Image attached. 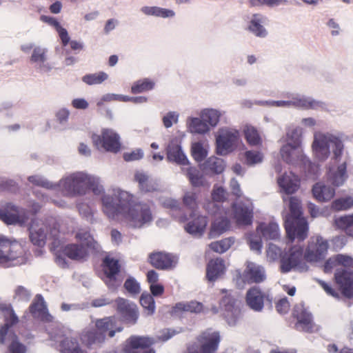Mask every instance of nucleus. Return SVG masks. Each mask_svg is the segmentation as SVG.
Segmentation results:
<instances>
[{
    "mask_svg": "<svg viewBox=\"0 0 353 353\" xmlns=\"http://www.w3.org/2000/svg\"><path fill=\"white\" fill-rule=\"evenodd\" d=\"M102 205L108 218L116 219L121 214L131 228H141L153 219L148 204L139 201L134 194L121 189L115 190L113 196H103Z\"/></svg>",
    "mask_w": 353,
    "mask_h": 353,
    "instance_id": "obj_1",
    "label": "nucleus"
},
{
    "mask_svg": "<svg viewBox=\"0 0 353 353\" xmlns=\"http://www.w3.org/2000/svg\"><path fill=\"white\" fill-rule=\"evenodd\" d=\"M76 238L80 241V244L63 245L59 240L52 242L56 254V261L60 266H65L66 261L63 254L72 260H82L88 254V248L95 249L97 243L86 230H79Z\"/></svg>",
    "mask_w": 353,
    "mask_h": 353,
    "instance_id": "obj_2",
    "label": "nucleus"
},
{
    "mask_svg": "<svg viewBox=\"0 0 353 353\" xmlns=\"http://www.w3.org/2000/svg\"><path fill=\"white\" fill-rule=\"evenodd\" d=\"M87 173L77 172L60 179L58 183H52L38 175L30 176V183L41 185L46 189L60 190L69 195H85L87 193Z\"/></svg>",
    "mask_w": 353,
    "mask_h": 353,
    "instance_id": "obj_3",
    "label": "nucleus"
},
{
    "mask_svg": "<svg viewBox=\"0 0 353 353\" xmlns=\"http://www.w3.org/2000/svg\"><path fill=\"white\" fill-rule=\"evenodd\" d=\"M312 148L314 157L323 161L329 158L332 152L335 159L340 158L343 152L344 143L339 137L333 133L317 131L314 133Z\"/></svg>",
    "mask_w": 353,
    "mask_h": 353,
    "instance_id": "obj_4",
    "label": "nucleus"
},
{
    "mask_svg": "<svg viewBox=\"0 0 353 353\" xmlns=\"http://www.w3.org/2000/svg\"><path fill=\"white\" fill-rule=\"evenodd\" d=\"M290 213L286 216L285 220L287 236L290 239L297 237L303 241L307 236L308 225L302 216V208L299 199L291 196L289 201Z\"/></svg>",
    "mask_w": 353,
    "mask_h": 353,
    "instance_id": "obj_5",
    "label": "nucleus"
},
{
    "mask_svg": "<svg viewBox=\"0 0 353 353\" xmlns=\"http://www.w3.org/2000/svg\"><path fill=\"white\" fill-rule=\"evenodd\" d=\"M1 343L11 341L9 345V353H25L26 347L19 343L13 332L12 327L17 325L19 318L10 304H1Z\"/></svg>",
    "mask_w": 353,
    "mask_h": 353,
    "instance_id": "obj_6",
    "label": "nucleus"
},
{
    "mask_svg": "<svg viewBox=\"0 0 353 353\" xmlns=\"http://www.w3.org/2000/svg\"><path fill=\"white\" fill-rule=\"evenodd\" d=\"M223 113L220 110L206 108L199 112V117L188 116L186 119V129L192 134L209 133L211 128L216 126Z\"/></svg>",
    "mask_w": 353,
    "mask_h": 353,
    "instance_id": "obj_7",
    "label": "nucleus"
},
{
    "mask_svg": "<svg viewBox=\"0 0 353 353\" xmlns=\"http://www.w3.org/2000/svg\"><path fill=\"white\" fill-rule=\"evenodd\" d=\"M94 329L85 330L82 334V341L88 345L101 343L105 340V332H108L110 337H114L116 332H121L123 327L117 325L115 317H105L95 321Z\"/></svg>",
    "mask_w": 353,
    "mask_h": 353,
    "instance_id": "obj_8",
    "label": "nucleus"
},
{
    "mask_svg": "<svg viewBox=\"0 0 353 353\" xmlns=\"http://www.w3.org/2000/svg\"><path fill=\"white\" fill-rule=\"evenodd\" d=\"M261 236L265 239H277L280 236L279 225L276 223H260L256 232L248 235L250 248L256 253H261L263 245Z\"/></svg>",
    "mask_w": 353,
    "mask_h": 353,
    "instance_id": "obj_9",
    "label": "nucleus"
},
{
    "mask_svg": "<svg viewBox=\"0 0 353 353\" xmlns=\"http://www.w3.org/2000/svg\"><path fill=\"white\" fill-rule=\"evenodd\" d=\"M93 145L98 149L109 152H119L121 150V137L114 129L103 128L101 133H93L91 136Z\"/></svg>",
    "mask_w": 353,
    "mask_h": 353,
    "instance_id": "obj_10",
    "label": "nucleus"
},
{
    "mask_svg": "<svg viewBox=\"0 0 353 353\" xmlns=\"http://www.w3.org/2000/svg\"><path fill=\"white\" fill-rule=\"evenodd\" d=\"M273 106L281 107H299L308 110H323L325 107V103L320 100L314 99L312 97L305 96V94H294L285 100H278L277 101L270 102Z\"/></svg>",
    "mask_w": 353,
    "mask_h": 353,
    "instance_id": "obj_11",
    "label": "nucleus"
},
{
    "mask_svg": "<svg viewBox=\"0 0 353 353\" xmlns=\"http://www.w3.org/2000/svg\"><path fill=\"white\" fill-rule=\"evenodd\" d=\"M240 139L239 130L229 127H222L216 132V152L219 154H226L232 150L234 145Z\"/></svg>",
    "mask_w": 353,
    "mask_h": 353,
    "instance_id": "obj_12",
    "label": "nucleus"
},
{
    "mask_svg": "<svg viewBox=\"0 0 353 353\" xmlns=\"http://www.w3.org/2000/svg\"><path fill=\"white\" fill-rule=\"evenodd\" d=\"M328 248V242L323 237L319 236V235L311 237L305 251L304 258L308 262H319L326 256Z\"/></svg>",
    "mask_w": 353,
    "mask_h": 353,
    "instance_id": "obj_13",
    "label": "nucleus"
},
{
    "mask_svg": "<svg viewBox=\"0 0 353 353\" xmlns=\"http://www.w3.org/2000/svg\"><path fill=\"white\" fill-rule=\"evenodd\" d=\"M305 272L308 266L303 259V250L301 246L292 247L290 252L281 259V270L290 272L291 270Z\"/></svg>",
    "mask_w": 353,
    "mask_h": 353,
    "instance_id": "obj_14",
    "label": "nucleus"
},
{
    "mask_svg": "<svg viewBox=\"0 0 353 353\" xmlns=\"http://www.w3.org/2000/svg\"><path fill=\"white\" fill-rule=\"evenodd\" d=\"M221 293L223 294L221 300L224 310L223 316L228 324L234 325L240 315V302L225 289H223Z\"/></svg>",
    "mask_w": 353,
    "mask_h": 353,
    "instance_id": "obj_15",
    "label": "nucleus"
},
{
    "mask_svg": "<svg viewBox=\"0 0 353 353\" xmlns=\"http://www.w3.org/2000/svg\"><path fill=\"white\" fill-rule=\"evenodd\" d=\"M280 155L287 163L296 164L299 162H302L304 164L308 163L310 172L315 173L316 165H312L309 160L306 159L301 148H296L290 141H288V143L281 148Z\"/></svg>",
    "mask_w": 353,
    "mask_h": 353,
    "instance_id": "obj_16",
    "label": "nucleus"
},
{
    "mask_svg": "<svg viewBox=\"0 0 353 353\" xmlns=\"http://www.w3.org/2000/svg\"><path fill=\"white\" fill-rule=\"evenodd\" d=\"M239 276L242 281L241 286H243L245 282L259 283V282L264 281L266 279V272L265 268L261 264L247 261L245 262V269L242 274L239 273Z\"/></svg>",
    "mask_w": 353,
    "mask_h": 353,
    "instance_id": "obj_17",
    "label": "nucleus"
},
{
    "mask_svg": "<svg viewBox=\"0 0 353 353\" xmlns=\"http://www.w3.org/2000/svg\"><path fill=\"white\" fill-rule=\"evenodd\" d=\"M117 311L120 314L125 322L130 324H136L139 312L137 305L123 298H118L115 300Z\"/></svg>",
    "mask_w": 353,
    "mask_h": 353,
    "instance_id": "obj_18",
    "label": "nucleus"
},
{
    "mask_svg": "<svg viewBox=\"0 0 353 353\" xmlns=\"http://www.w3.org/2000/svg\"><path fill=\"white\" fill-rule=\"evenodd\" d=\"M57 239V231L54 229L48 233V227L42 221H33L30 228V238L33 243L42 245L45 243L48 235Z\"/></svg>",
    "mask_w": 353,
    "mask_h": 353,
    "instance_id": "obj_19",
    "label": "nucleus"
},
{
    "mask_svg": "<svg viewBox=\"0 0 353 353\" xmlns=\"http://www.w3.org/2000/svg\"><path fill=\"white\" fill-rule=\"evenodd\" d=\"M233 216L239 225H248L252 222L253 206L250 202H236L232 206Z\"/></svg>",
    "mask_w": 353,
    "mask_h": 353,
    "instance_id": "obj_20",
    "label": "nucleus"
},
{
    "mask_svg": "<svg viewBox=\"0 0 353 353\" xmlns=\"http://www.w3.org/2000/svg\"><path fill=\"white\" fill-rule=\"evenodd\" d=\"M134 179L139 183V188L141 192L158 195L163 191L161 185L156 179H152L147 173L137 171L134 174Z\"/></svg>",
    "mask_w": 353,
    "mask_h": 353,
    "instance_id": "obj_21",
    "label": "nucleus"
},
{
    "mask_svg": "<svg viewBox=\"0 0 353 353\" xmlns=\"http://www.w3.org/2000/svg\"><path fill=\"white\" fill-rule=\"evenodd\" d=\"M220 335L218 332L207 330L200 336L201 349L199 352L192 351L190 353H215L219 344Z\"/></svg>",
    "mask_w": 353,
    "mask_h": 353,
    "instance_id": "obj_22",
    "label": "nucleus"
},
{
    "mask_svg": "<svg viewBox=\"0 0 353 353\" xmlns=\"http://www.w3.org/2000/svg\"><path fill=\"white\" fill-rule=\"evenodd\" d=\"M21 246L17 242H10L1 236V264L12 262L13 265L21 263L18 259V254L21 250Z\"/></svg>",
    "mask_w": 353,
    "mask_h": 353,
    "instance_id": "obj_23",
    "label": "nucleus"
},
{
    "mask_svg": "<svg viewBox=\"0 0 353 353\" xmlns=\"http://www.w3.org/2000/svg\"><path fill=\"white\" fill-rule=\"evenodd\" d=\"M334 280L346 297L353 296V272L339 269L334 274Z\"/></svg>",
    "mask_w": 353,
    "mask_h": 353,
    "instance_id": "obj_24",
    "label": "nucleus"
},
{
    "mask_svg": "<svg viewBox=\"0 0 353 353\" xmlns=\"http://www.w3.org/2000/svg\"><path fill=\"white\" fill-rule=\"evenodd\" d=\"M229 194L226 189L220 185H214L211 192V201H206L204 208L210 214H216L219 209L217 203L225 202L228 199Z\"/></svg>",
    "mask_w": 353,
    "mask_h": 353,
    "instance_id": "obj_25",
    "label": "nucleus"
},
{
    "mask_svg": "<svg viewBox=\"0 0 353 353\" xmlns=\"http://www.w3.org/2000/svg\"><path fill=\"white\" fill-rule=\"evenodd\" d=\"M293 314L298 320L296 323L298 330H305V332L314 330L315 325L312 321L311 314L307 312L302 303L295 305Z\"/></svg>",
    "mask_w": 353,
    "mask_h": 353,
    "instance_id": "obj_26",
    "label": "nucleus"
},
{
    "mask_svg": "<svg viewBox=\"0 0 353 353\" xmlns=\"http://www.w3.org/2000/svg\"><path fill=\"white\" fill-rule=\"evenodd\" d=\"M278 185L283 192L288 194L294 193L299 188V180L292 172L281 173L277 178Z\"/></svg>",
    "mask_w": 353,
    "mask_h": 353,
    "instance_id": "obj_27",
    "label": "nucleus"
},
{
    "mask_svg": "<svg viewBox=\"0 0 353 353\" xmlns=\"http://www.w3.org/2000/svg\"><path fill=\"white\" fill-rule=\"evenodd\" d=\"M201 172L194 167L182 168V171L185 173L193 187H209L210 183L206 179L207 171H204L203 165H201Z\"/></svg>",
    "mask_w": 353,
    "mask_h": 353,
    "instance_id": "obj_28",
    "label": "nucleus"
},
{
    "mask_svg": "<svg viewBox=\"0 0 353 353\" xmlns=\"http://www.w3.org/2000/svg\"><path fill=\"white\" fill-rule=\"evenodd\" d=\"M103 264V271L107 276L105 283L110 290L117 289L118 286L120 285V283H117L116 285H112L111 282L114 279V276H115L119 270L120 265L118 260L108 256L104 259Z\"/></svg>",
    "mask_w": 353,
    "mask_h": 353,
    "instance_id": "obj_29",
    "label": "nucleus"
},
{
    "mask_svg": "<svg viewBox=\"0 0 353 353\" xmlns=\"http://www.w3.org/2000/svg\"><path fill=\"white\" fill-rule=\"evenodd\" d=\"M30 311L34 318L40 319V320L50 322L53 320L52 314H50L46 307V304L42 295H37L36 298L30 307Z\"/></svg>",
    "mask_w": 353,
    "mask_h": 353,
    "instance_id": "obj_30",
    "label": "nucleus"
},
{
    "mask_svg": "<svg viewBox=\"0 0 353 353\" xmlns=\"http://www.w3.org/2000/svg\"><path fill=\"white\" fill-rule=\"evenodd\" d=\"M167 159L170 162H175L181 166L188 165L190 161L185 154L182 151L181 145L175 144L171 141L167 147Z\"/></svg>",
    "mask_w": 353,
    "mask_h": 353,
    "instance_id": "obj_31",
    "label": "nucleus"
},
{
    "mask_svg": "<svg viewBox=\"0 0 353 353\" xmlns=\"http://www.w3.org/2000/svg\"><path fill=\"white\" fill-rule=\"evenodd\" d=\"M150 263L153 266L161 270H168L175 266L177 260L175 256L165 252H154L150 256Z\"/></svg>",
    "mask_w": 353,
    "mask_h": 353,
    "instance_id": "obj_32",
    "label": "nucleus"
},
{
    "mask_svg": "<svg viewBox=\"0 0 353 353\" xmlns=\"http://www.w3.org/2000/svg\"><path fill=\"white\" fill-rule=\"evenodd\" d=\"M265 294L258 287H253L247 291L246 303L254 311H261L264 306Z\"/></svg>",
    "mask_w": 353,
    "mask_h": 353,
    "instance_id": "obj_33",
    "label": "nucleus"
},
{
    "mask_svg": "<svg viewBox=\"0 0 353 353\" xmlns=\"http://www.w3.org/2000/svg\"><path fill=\"white\" fill-rule=\"evenodd\" d=\"M48 51L46 48L36 46L33 48V52L30 57V61L34 63L41 71H50L51 66L48 63Z\"/></svg>",
    "mask_w": 353,
    "mask_h": 353,
    "instance_id": "obj_34",
    "label": "nucleus"
},
{
    "mask_svg": "<svg viewBox=\"0 0 353 353\" xmlns=\"http://www.w3.org/2000/svg\"><path fill=\"white\" fill-rule=\"evenodd\" d=\"M266 17L262 14H252L249 19L248 29L256 37H265L268 32L263 26Z\"/></svg>",
    "mask_w": 353,
    "mask_h": 353,
    "instance_id": "obj_35",
    "label": "nucleus"
},
{
    "mask_svg": "<svg viewBox=\"0 0 353 353\" xmlns=\"http://www.w3.org/2000/svg\"><path fill=\"white\" fill-rule=\"evenodd\" d=\"M208 224V220L205 216H197L185 225V230L188 233L191 235L199 237L203 235L206 225Z\"/></svg>",
    "mask_w": 353,
    "mask_h": 353,
    "instance_id": "obj_36",
    "label": "nucleus"
},
{
    "mask_svg": "<svg viewBox=\"0 0 353 353\" xmlns=\"http://www.w3.org/2000/svg\"><path fill=\"white\" fill-rule=\"evenodd\" d=\"M154 339L145 336H132L130 339L132 353H155L154 350L150 349L145 350V347H149L154 343Z\"/></svg>",
    "mask_w": 353,
    "mask_h": 353,
    "instance_id": "obj_37",
    "label": "nucleus"
},
{
    "mask_svg": "<svg viewBox=\"0 0 353 353\" xmlns=\"http://www.w3.org/2000/svg\"><path fill=\"white\" fill-rule=\"evenodd\" d=\"M183 311H187L188 312H204V307L201 302H196V301H190V302H179L176 303L172 309V313L173 314H179Z\"/></svg>",
    "mask_w": 353,
    "mask_h": 353,
    "instance_id": "obj_38",
    "label": "nucleus"
},
{
    "mask_svg": "<svg viewBox=\"0 0 353 353\" xmlns=\"http://www.w3.org/2000/svg\"><path fill=\"white\" fill-rule=\"evenodd\" d=\"M312 194L318 201H328L335 194V190L333 187L330 186V185L319 182L314 185Z\"/></svg>",
    "mask_w": 353,
    "mask_h": 353,
    "instance_id": "obj_39",
    "label": "nucleus"
},
{
    "mask_svg": "<svg viewBox=\"0 0 353 353\" xmlns=\"http://www.w3.org/2000/svg\"><path fill=\"white\" fill-rule=\"evenodd\" d=\"M230 228V221L228 217H216L212 221L211 228L208 232V236L210 238H216L221 234L225 233L228 231Z\"/></svg>",
    "mask_w": 353,
    "mask_h": 353,
    "instance_id": "obj_40",
    "label": "nucleus"
},
{
    "mask_svg": "<svg viewBox=\"0 0 353 353\" xmlns=\"http://www.w3.org/2000/svg\"><path fill=\"white\" fill-rule=\"evenodd\" d=\"M341 265L345 267H353V258L348 254H339L331 256L325 265V272H330L333 267Z\"/></svg>",
    "mask_w": 353,
    "mask_h": 353,
    "instance_id": "obj_41",
    "label": "nucleus"
},
{
    "mask_svg": "<svg viewBox=\"0 0 353 353\" xmlns=\"http://www.w3.org/2000/svg\"><path fill=\"white\" fill-rule=\"evenodd\" d=\"M225 271V265L224 260L215 259L211 260L207 267V278L210 281L217 279L219 276L224 274Z\"/></svg>",
    "mask_w": 353,
    "mask_h": 353,
    "instance_id": "obj_42",
    "label": "nucleus"
},
{
    "mask_svg": "<svg viewBox=\"0 0 353 353\" xmlns=\"http://www.w3.org/2000/svg\"><path fill=\"white\" fill-rule=\"evenodd\" d=\"M347 178L346 165L341 163L336 169H330L328 180L334 185H341L344 183Z\"/></svg>",
    "mask_w": 353,
    "mask_h": 353,
    "instance_id": "obj_43",
    "label": "nucleus"
},
{
    "mask_svg": "<svg viewBox=\"0 0 353 353\" xmlns=\"http://www.w3.org/2000/svg\"><path fill=\"white\" fill-rule=\"evenodd\" d=\"M1 220L6 224H22L26 222L27 218L22 216L17 208L11 206L7 208L3 214L1 213Z\"/></svg>",
    "mask_w": 353,
    "mask_h": 353,
    "instance_id": "obj_44",
    "label": "nucleus"
},
{
    "mask_svg": "<svg viewBox=\"0 0 353 353\" xmlns=\"http://www.w3.org/2000/svg\"><path fill=\"white\" fill-rule=\"evenodd\" d=\"M143 14L148 16H156L157 17H174L176 15L174 10L165 9V8L156 7L153 6H144L141 8Z\"/></svg>",
    "mask_w": 353,
    "mask_h": 353,
    "instance_id": "obj_45",
    "label": "nucleus"
},
{
    "mask_svg": "<svg viewBox=\"0 0 353 353\" xmlns=\"http://www.w3.org/2000/svg\"><path fill=\"white\" fill-rule=\"evenodd\" d=\"M191 154L196 161H202L208 156V143L205 140L191 143Z\"/></svg>",
    "mask_w": 353,
    "mask_h": 353,
    "instance_id": "obj_46",
    "label": "nucleus"
},
{
    "mask_svg": "<svg viewBox=\"0 0 353 353\" xmlns=\"http://www.w3.org/2000/svg\"><path fill=\"white\" fill-rule=\"evenodd\" d=\"M203 169L207 171V175L209 174V170L212 173L220 174L225 168V163L221 158L212 157L208 158L204 163H203Z\"/></svg>",
    "mask_w": 353,
    "mask_h": 353,
    "instance_id": "obj_47",
    "label": "nucleus"
},
{
    "mask_svg": "<svg viewBox=\"0 0 353 353\" xmlns=\"http://www.w3.org/2000/svg\"><path fill=\"white\" fill-rule=\"evenodd\" d=\"M86 185L87 192L88 190H90L95 195L103 194L105 189L100 177L87 173Z\"/></svg>",
    "mask_w": 353,
    "mask_h": 353,
    "instance_id": "obj_48",
    "label": "nucleus"
},
{
    "mask_svg": "<svg viewBox=\"0 0 353 353\" xmlns=\"http://www.w3.org/2000/svg\"><path fill=\"white\" fill-rule=\"evenodd\" d=\"M244 136L247 142L252 145V146H257L262 143V139L257 130V129L251 125H245L243 128Z\"/></svg>",
    "mask_w": 353,
    "mask_h": 353,
    "instance_id": "obj_49",
    "label": "nucleus"
},
{
    "mask_svg": "<svg viewBox=\"0 0 353 353\" xmlns=\"http://www.w3.org/2000/svg\"><path fill=\"white\" fill-rule=\"evenodd\" d=\"M60 351L62 353H85L79 346L77 339L65 337L60 344Z\"/></svg>",
    "mask_w": 353,
    "mask_h": 353,
    "instance_id": "obj_50",
    "label": "nucleus"
},
{
    "mask_svg": "<svg viewBox=\"0 0 353 353\" xmlns=\"http://www.w3.org/2000/svg\"><path fill=\"white\" fill-rule=\"evenodd\" d=\"M235 242L234 237H225L221 241H216L208 245V247L215 252L223 253L229 250Z\"/></svg>",
    "mask_w": 353,
    "mask_h": 353,
    "instance_id": "obj_51",
    "label": "nucleus"
},
{
    "mask_svg": "<svg viewBox=\"0 0 353 353\" xmlns=\"http://www.w3.org/2000/svg\"><path fill=\"white\" fill-rule=\"evenodd\" d=\"M334 225L343 230L348 235L353 236V216L336 218Z\"/></svg>",
    "mask_w": 353,
    "mask_h": 353,
    "instance_id": "obj_52",
    "label": "nucleus"
},
{
    "mask_svg": "<svg viewBox=\"0 0 353 353\" xmlns=\"http://www.w3.org/2000/svg\"><path fill=\"white\" fill-rule=\"evenodd\" d=\"M303 128L301 127H294L290 128L286 132L287 141H290L294 146L301 147Z\"/></svg>",
    "mask_w": 353,
    "mask_h": 353,
    "instance_id": "obj_53",
    "label": "nucleus"
},
{
    "mask_svg": "<svg viewBox=\"0 0 353 353\" xmlns=\"http://www.w3.org/2000/svg\"><path fill=\"white\" fill-rule=\"evenodd\" d=\"M108 78V73L101 72L90 73V74L83 75L82 81L87 83V85H96V83H101L103 81H106Z\"/></svg>",
    "mask_w": 353,
    "mask_h": 353,
    "instance_id": "obj_54",
    "label": "nucleus"
},
{
    "mask_svg": "<svg viewBox=\"0 0 353 353\" xmlns=\"http://www.w3.org/2000/svg\"><path fill=\"white\" fill-rule=\"evenodd\" d=\"M140 303L147 311L148 314H153L156 309L153 296L149 293H143L140 298Z\"/></svg>",
    "mask_w": 353,
    "mask_h": 353,
    "instance_id": "obj_55",
    "label": "nucleus"
},
{
    "mask_svg": "<svg viewBox=\"0 0 353 353\" xmlns=\"http://www.w3.org/2000/svg\"><path fill=\"white\" fill-rule=\"evenodd\" d=\"M245 163L249 165L261 163L263 159V155L256 150H248L245 153Z\"/></svg>",
    "mask_w": 353,
    "mask_h": 353,
    "instance_id": "obj_56",
    "label": "nucleus"
},
{
    "mask_svg": "<svg viewBox=\"0 0 353 353\" xmlns=\"http://www.w3.org/2000/svg\"><path fill=\"white\" fill-rule=\"evenodd\" d=\"M352 206H353V199L351 196L337 199L332 204V208L336 210H345V209L350 208Z\"/></svg>",
    "mask_w": 353,
    "mask_h": 353,
    "instance_id": "obj_57",
    "label": "nucleus"
},
{
    "mask_svg": "<svg viewBox=\"0 0 353 353\" xmlns=\"http://www.w3.org/2000/svg\"><path fill=\"white\" fill-rule=\"evenodd\" d=\"M179 119V113L176 111H169L162 117V122L165 128H171L174 123H177Z\"/></svg>",
    "mask_w": 353,
    "mask_h": 353,
    "instance_id": "obj_58",
    "label": "nucleus"
},
{
    "mask_svg": "<svg viewBox=\"0 0 353 353\" xmlns=\"http://www.w3.org/2000/svg\"><path fill=\"white\" fill-rule=\"evenodd\" d=\"M281 255V250L277 245L269 243L266 249V257L269 261H275Z\"/></svg>",
    "mask_w": 353,
    "mask_h": 353,
    "instance_id": "obj_59",
    "label": "nucleus"
},
{
    "mask_svg": "<svg viewBox=\"0 0 353 353\" xmlns=\"http://www.w3.org/2000/svg\"><path fill=\"white\" fill-rule=\"evenodd\" d=\"M197 194L194 192H186L183 197V204L190 209L197 206Z\"/></svg>",
    "mask_w": 353,
    "mask_h": 353,
    "instance_id": "obj_60",
    "label": "nucleus"
},
{
    "mask_svg": "<svg viewBox=\"0 0 353 353\" xmlns=\"http://www.w3.org/2000/svg\"><path fill=\"white\" fill-rule=\"evenodd\" d=\"M154 87V83L151 81L145 80L143 82H138L131 87V90L134 93L143 92V91L150 90Z\"/></svg>",
    "mask_w": 353,
    "mask_h": 353,
    "instance_id": "obj_61",
    "label": "nucleus"
},
{
    "mask_svg": "<svg viewBox=\"0 0 353 353\" xmlns=\"http://www.w3.org/2000/svg\"><path fill=\"white\" fill-rule=\"evenodd\" d=\"M124 287L130 294H139L141 292L140 285L134 279H129L124 283Z\"/></svg>",
    "mask_w": 353,
    "mask_h": 353,
    "instance_id": "obj_62",
    "label": "nucleus"
},
{
    "mask_svg": "<svg viewBox=\"0 0 353 353\" xmlns=\"http://www.w3.org/2000/svg\"><path fill=\"white\" fill-rule=\"evenodd\" d=\"M144 156V152L141 148H137L136 150L124 153L123 158L125 161H135L140 160Z\"/></svg>",
    "mask_w": 353,
    "mask_h": 353,
    "instance_id": "obj_63",
    "label": "nucleus"
},
{
    "mask_svg": "<svg viewBox=\"0 0 353 353\" xmlns=\"http://www.w3.org/2000/svg\"><path fill=\"white\" fill-rule=\"evenodd\" d=\"M56 30L58 32L60 39H61L63 45L68 44L70 41V35L68 34V30H66L64 27L61 26V25L57 21V26L56 28Z\"/></svg>",
    "mask_w": 353,
    "mask_h": 353,
    "instance_id": "obj_64",
    "label": "nucleus"
}]
</instances>
